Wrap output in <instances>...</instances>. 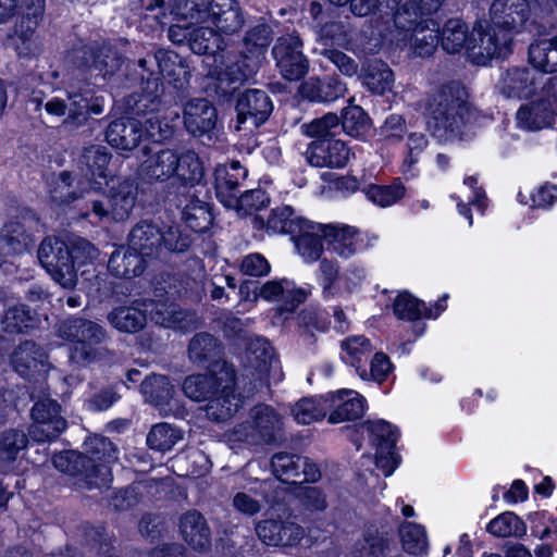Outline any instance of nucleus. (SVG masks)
Masks as SVG:
<instances>
[{
	"label": "nucleus",
	"mask_w": 557,
	"mask_h": 557,
	"mask_svg": "<svg viewBox=\"0 0 557 557\" xmlns=\"http://www.w3.org/2000/svg\"><path fill=\"white\" fill-rule=\"evenodd\" d=\"M319 230L338 255L348 257L355 252L357 231L354 227L347 225L342 227L324 225L319 226Z\"/></svg>",
	"instance_id": "nucleus-50"
},
{
	"label": "nucleus",
	"mask_w": 557,
	"mask_h": 557,
	"mask_svg": "<svg viewBox=\"0 0 557 557\" xmlns=\"http://www.w3.org/2000/svg\"><path fill=\"white\" fill-rule=\"evenodd\" d=\"M146 400L156 407L168 405L174 394V386L165 375L152 374L140 385Z\"/></svg>",
	"instance_id": "nucleus-44"
},
{
	"label": "nucleus",
	"mask_w": 557,
	"mask_h": 557,
	"mask_svg": "<svg viewBox=\"0 0 557 557\" xmlns=\"http://www.w3.org/2000/svg\"><path fill=\"white\" fill-rule=\"evenodd\" d=\"M60 405L50 397H42L35 401L32 411V424L28 428L29 437L34 442H50L60 436L66 429V421L60 414Z\"/></svg>",
	"instance_id": "nucleus-9"
},
{
	"label": "nucleus",
	"mask_w": 557,
	"mask_h": 557,
	"mask_svg": "<svg viewBox=\"0 0 557 557\" xmlns=\"http://www.w3.org/2000/svg\"><path fill=\"white\" fill-rule=\"evenodd\" d=\"M311 228H313V226L307 221L305 228L293 236L298 252L308 261L319 259L323 250L321 236L311 232Z\"/></svg>",
	"instance_id": "nucleus-57"
},
{
	"label": "nucleus",
	"mask_w": 557,
	"mask_h": 557,
	"mask_svg": "<svg viewBox=\"0 0 557 557\" xmlns=\"http://www.w3.org/2000/svg\"><path fill=\"white\" fill-rule=\"evenodd\" d=\"M331 406L326 399L302 398L292 407V416L299 424H310L322 420Z\"/></svg>",
	"instance_id": "nucleus-51"
},
{
	"label": "nucleus",
	"mask_w": 557,
	"mask_h": 557,
	"mask_svg": "<svg viewBox=\"0 0 557 557\" xmlns=\"http://www.w3.org/2000/svg\"><path fill=\"white\" fill-rule=\"evenodd\" d=\"M157 282L154 287V297L149 299H141L143 307L146 315L152 322L164 327H174L182 320V312L178 311L177 306L173 302L175 296L180 293L175 286L168 284L166 286H159Z\"/></svg>",
	"instance_id": "nucleus-16"
},
{
	"label": "nucleus",
	"mask_w": 557,
	"mask_h": 557,
	"mask_svg": "<svg viewBox=\"0 0 557 557\" xmlns=\"http://www.w3.org/2000/svg\"><path fill=\"white\" fill-rule=\"evenodd\" d=\"M429 109L428 129L440 141L461 138L472 119V106L456 83L443 85Z\"/></svg>",
	"instance_id": "nucleus-4"
},
{
	"label": "nucleus",
	"mask_w": 557,
	"mask_h": 557,
	"mask_svg": "<svg viewBox=\"0 0 557 557\" xmlns=\"http://www.w3.org/2000/svg\"><path fill=\"white\" fill-rule=\"evenodd\" d=\"M28 436L24 431L8 429L0 433V469L9 471L18 454L26 449Z\"/></svg>",
	"instance_id": "nucleus-39"
},
{
	"label": "nucleus",
	"mask_w": 557,
	"mask_h": 557,
	"mask_svg": "<svg viewBox=\"0 0 557 557\" xmlns=\"http://www.w3.org/2000/svg\"><path fill=\"white\" fill-rule=\"evenodd\" d=\"M123 58L121 53L110 47H97L94 63L90 65V75L95 74L101 78H111L122 66Z\"/></svg>",
	"instance_id": "nucleus-49"
},
{
	"label": "nucleus",
	"mask_w": 557,
	"mask_h": 557,
	"mask_svg": "<svg viewBox=\"0 0 557 557\" xmlns=\"http://www.w3.org/2000/svg\"><path fill=\"white\" fill-rule=\"evenodd\" d=\"M342 358L356 367L372 352L370 341L364 336H351L342 343Z\"/></svg>",
	"instance_id": "nucleus-59"
},
{
	"label": "nucleus",
	"mask_w": 557,
	"mask_h": 557,
	"mask_svg": "<svg viewBox=\"0 0 557 557\" xmlns=\"http://www.w3.org/2000/svg\"><path fill=\"white\" fill-rule=\"evenodd\" d=\"M137 198V187L129 180H124L116 187L110 189L108 196L101 199H90L92 213L99 219L110 218L114 221L126 220Z\"/></svg>",
	"instance_id": "nucleus-10"
},
{
	"label": "nucleus",
	"mask_w": 557,
	"mask_h": 557,
	"mask_svg": "<svg viewBox=\"0 0 557 557\" xmlns=\"http://www.w3.org/2000/svg\"><path fill=\"white\" fill-rule=\"evenodd\" d=\"M102 531L101 528H94L86 522L78 524L73 532L72 544L67 546L69 550L71 547L75 550L70 557L83 556V552H77V545L87 547L90 550L101 548L103 540Z\"/></svg>",
	"instance_id": "nucleus-54"
},
{
	"label": "nucleus",
	"mask_w": 557,
	"mask_h": 557,
	"mask_svg": "<svg viewBox=\"0 0 557 557\" xmlns=\"http://www.w3.org/2000/svg\"><path fill=\"white\" fill-rule=\"evenodd\" d=\"M78 181L73 173L61 172L57 185L51 191L52 200L60 205H69L90 194L91 190L86 185H79Z\"/></svg>",
	"instance_id": "nucleus-46"
},
{
	"label": "nucleus",
	"mask_w": 557,
	"mask_h": 557,
	"mask_svg": "<svg viewBox=\"0 0 557 557\" xmlns=\"http://www.w3.org/2000/svg\"><path fill=\"white\" fill-rule=\"evenodd\" d=\"M33 242L18 221H10L0 232V249L4 255L21 253Z\"/></svg>",
	"instance_id": "nucleus-43"
},
{
	"label": "nucleus",
	"mask_w": 557,
	"mask_h": 557,
	"mask_svg": "<svg viewBox=\"0 0 557 557\" xmlns=\"http://www.w3.org/2000/svg\"><path fill=\"white\" fill-rule=\"evenodd\" d=\"M395 26L409 35L410 39L413 37L418 28V1L407 0L396 11L394 15Z\"/></svg>",
	"instance_id": "nucleus-62"
},
{
	"label": "nucleus",
	"mask_w": 557,
	"mask_h": 557,
	"mask_svg": "<svg viewBox=\"0 0 557 557\" xmlns=\"http://www.w3.org/2000/svg\"><path fill=\"white\" fill-rule=\"evenodd\" d=\"M177 208L182 209V219L195 232H206L212 224L213 216L208 202L198 199L189 191L178 196Z\"/></svg>",
	"instance_id": "nucleus-27"
},
{
	"label": "nucleus",
	"mask_w": 557,
	"mask_h": 557,
	"mask_svg": "<svg viewBox=\"0 0 557 557\" xmlns=\"http://www.w3.org/2000/svg\"><path fill=\"white\" fill-rule=\"evenodd\" d=\"M259 540L268 546L293 547L298 545L305 535V530L298 523L282 518L260 520L255 527Z\"/></svg>",
	"instance_id": "nucleus-13"
},
{
	"label": "nucleus",
	"mask_w": 557,
	"mask_h": 557,
	"mask_svg": "<svg viewBox=\"0 0 557 557\" xmlns=\"http://www.w3.org/2000/svg\"><path fill=\"white\" fill-rule=\"evenodd\" d=\"M45 13V0H24V9L18 21L15 23L14 33L27 47L25 51L18 50L20 54H27L30 51V40L35 29L42 21Z\"/></svg>",
	"instance_id": "nucleus-35"
},
{
	"label": "nucleus",
	"mask_w": 557,
	"mask_h": 557,
	"mask_svg": "<svg viewBox=\"0 0 557 557\" xmlns=\"http://www.w3.org/2000/svg\"><path fill=\"white\" fill-rule=\"evenodd\" d=\"M541 79L528 67L508 69L504 77V92L508 97L530 99L540 90Z\"/></svg>",
	"instance_id": "nucleus-30"
},
{
	"label": "nucleus",
	"mask_w": 557,
	"mask_h": 557,
	"mask_svg": "<svg viewBox=\"0 0 557 557\" xmlns=\"http://www.w3.org/2000/svg\"><path fill=\"white\" fill-rule=\"evenodd\" d=\"M46 354L40 346L33 341L21 343L11 356V362L16 372L22 376H28L44 363Z\"/></svg>",
	"instance_id": "nucleus-40"
},
{
	"label": "nucleus",
	"mask_w": 557,
	"mask_h": 557,
	"mask_svg": "<svg viewBox=\"0 0 557 557\" xmlns=\"http://www.w3.org/2000/svg\"><path fill=\"white\" fill-rule=\"evenodd\" d=\"M161 231L150 221L138 222L128 235V245L145 257L153 256L161 247Z\"/></svg>",
	"instance_id": "nucleus-38"
},
{
	"label": "nucleus",
	"mask_w": 557,
	"mask_h": 557,
	"mask_svg": "<svg viewBox=\"0 0 557 557\" xmlns=\"http://www.w3.org/2000/svg\"><path fill=\"white\" fill-rule=\"evenodd\" d=\"M59 335L73 344L70 360L78 367L108 362L115 356L113 350L102 345L108 338V333L95 321L70 318L60 325Z\"/></svg>",
	"instance_id": "nucleus-5"
},
{
	"label": "nucleus",
	"mask_w": 557,
	"mask_h": 557,
	"mask_svg": "<svg viewBox=\"0 0 557 557\" xmlns=\"http://www.w3.org/2000/svg\"><path fill=\"white\" fill-rule=\"evenodd\" d=\"M369 433L370 441L375 446V465L387 476L393 473L398 465V456L394 448L396 434L392 425L386 421H369L363 425Z\"/></svg>",
	"instance_id": "nucleus-15"
},
{
	"label": "nucleus",
	"mask_w": 557,
	"mask_h": 557,
	"mask_svg": "<svg viewBox=\"0 0 557 557\" xmlns=\"http://www.w3.org/2000/svg\"><path fill=\"white\" fill-rule=\"evenodd\" d=\"M104 137L112 148L132 151L139 146L144 137L143 124L135 117H117L109 123L104 131Z\"/></svg>",
	"instance_id": "nucleus-20"
},
{
	"label": "nucleus",
	"mask_w": 557,
	"mask_h": 557,
	"mask_svg": "<svg viewBox=\"0 0 557 557\" xmlns=\"http://www.w3.org/2000/svg\"><path fill=\"white\" fill-rule=\"evenodd\" d=\"M107 319L114 329L123 333L139 332L147 323L141 299L134 300L129 306H120L112 309Z\"/></svg>",
	"instance_id": "nucleus-33"
},
{
	"label": "nucleus",
	"mask_w": 557,
	"mask_h": 557,
	"mask_svg": "<svg viewBox=\"0 0 557 557\" xmlns=\"http://www.w3.org/2000/svg\"><path fill=\"white\" fill-rule=\"evenodd\" d=\"M203 174L202 163L191 150L180 153L174 149L162 148L148 156L139 168V175L147 183H164L176 177L194 185L200 183Z\"/></svg>",
	"instance_id": "nucleus-6"
},
{
	"label": "nucleus",
	"mask_w": 557,
	"mask_h": 557,
	"mask_svg": "<svg viewBox=\"0 0 557 557\" xmlns=\"http://www.w3.org/2000/svg\"><path fill=\"white\" fill-rule=\"evenodd\" d=\"M34 315L25 306L9 308L3 317V330L9 333H21L32 326Z\"/></svg>",
	"instance_id": "nucleus-60"
},
{
	"label": "nucleus",
	"mask_w": 557,
	"mask_h": 557,
	"mask_svg": "<svg viewBox=\"0 0 557 557\" xmlns=\"http://www.w3.org/2000/svg\"><path fill=\"white\" fill-rule=\"evenodd\" d=\"M237 124L235 128L240 131L247 127H259L264 123L273 110L269 95L261 89H248L240 94L236 102Z\"/></svg>",
	"instance_id": "nucleus-14"
},
{
	"label": "nucleus",
	"mask_w": 557,
	"mask_h": 557,
	"mask_svg": "<svg viewBox=\"0 0 557 557\" xmlns=\"http://www.w3.org/2000/svg\"><path fill=\"white\" fill-rule=\"evenodd\" d=\"M108 268L117 277L131 278L138 276L145 269V256L129 246L121 247L110 256Z\"/></svg>",
	"instance_id": "nucleus-37"
},
{
	"label": "nucleus",
	"mask_w": 557,
	"mask_h": 557,
	"mask_svg": "<svg viewBox=\"0 0 557 557\" xmlns=\"http://www.w3.org/2000/svg\"><path fill=\"white\" fill-rule=\"evenodd\" d=\"M70 103L54 98L46 102L48 113L61 116L69 110L67 116L62 122V127L69 132H76L88 124L91 115H101L104 112V98L95 96L89 91L69 94Z\"/></svg>",
	"instance_id": "nucleus-7"
},
{
	"label": "nucleus",
	"mask_w": 557,
	"mask_h": 557,
	"mask_svg": "<svg viewBox=\"0 0 557 557\" xmlns=\"http://www.w3.org/2000/svg\"><path fill=\"white\" fill-rule=\"evenodd\" d=\"M178 531L184 542L195 552H210L212 546L211 529L207 519L198 510L190 509L180 516Z\"/></svg>",
	"instance_id": "nucleus-18"
},
{
	"label": "nucleus",
	"mask_w": 557,
	"mask_h": 557,
	"mask_svg": "<svg viewBox=\"0 0 557 557\" xmlns=\"http://www.w3.org/2000/svg\"><path fill=\"white\" fill-rule=\"evenodd\" d=\"M556 107L550 99L540 98L529 104L521 106L517 111V122L528 131H540L549 127L556 117Z\"/></svg>",
	"instance_id": "nucleus-26"
},
{
	"label": "nucleus",
	"mask_w": 557,
	"mask_h": 557,
	"mask_svg": "<svg viewBox=\"0 0 557 557\" xmlns=\"http://www.w3.org/2000/svg\"><path fill=\"white\" fill-rule=\"evenodd\" d=\"M252 425L260 444H271L284 436L282 416L268 405H257L250 411Z\"/></svg>",
	"instance_id": "nucleus-24"
},
{
	"label": "nucleus",
	"mask_w": 557,
	"mask_h": 557,
	"mask_svg": "<svg viewBox=\"0 0 557 557\" xmlns=\"http://www.w3.org/2000/svg\"><path fill=\"white\" fill-rule=\"evenodd\" d=\"M404 195L405 187L399 181L392 185H372L367 190L368 198L382 207L395 203Z\"/></svg>",
	"instance_id": "nucleus-63"
},
{
	"label": "nucleus",
	"mask_w": 557,
	"mask_h": 557,
	"mask_svg": "<svg viewBox=\"0 0 557 557\" xmlns=\"http://www.w3.org/2000/svg\"><path fill=\"white\" fill-rule=\"evenodd\" d=\"M273 38V32L268 24H258L250 28L244 38V49L250 54L258 53L261 60H264L267 48Z\"/></svg>",
	"instance_id": "nucleus-56"
},
{
	"label": "nucleus",
	"mask_w": 557,
	"mask_h": 557,
	"mask_svg": "<svg viewBox=\"0 0 557 557\" xmlns=\"http://www.w3.org/2000/svg\"><path fill=\"white\" fill-rule=\"evenodd\" d=\"M253 223L258 228L267 227L274 233H285L295 236L297 232H301L305 228L307 220L295 216L292 207L280 206L272 209L267 216L257 213L253 218Z\"/></svg>",
	"instance_id": "nucleus-25"
},
{
	"label": "nucleus",
	"mask_w": 557,
	"mask_h": 557,
	"mask_svg": "<svg viewBox=\"0 0 557 557\" xmlns=\"http://www.w3.org/2000/svg\"><path fill=\"white\" fill-rule=\"evenodd\" d=\"M233 368L225 363L216 374H193L185 377L183 382L184 394L195 401H207L214 396L224 384V375Z\"/></svg>",
	"instance_id": "nucleus-28"
},
{
	"label": "nucleus",
	"mask_w": 557,
	"mask_h": 557,
	"mask_svg": "<svg viewBox=\"0 0 557 557\" xmlns=\"http://www.w3.org/2000/svg\"><path fill=\"white\" fill-rule=\"evenodd\" d=\"M216 120V109L205 98H195L185 104L184 124L194 137L206 136L211 140V133L215 128Z\"/></svg>",
	"instance_id": "nucleus-19"
},
{
	"label": "nucleus",
	"mask_w": 557,
	"mask_h": 557,
	"mask_svg": "<svg viewBox=\"0 0 557 557\" xmlns=\"http://www.w3.org/2000/svg\"><path fill=\"white\" fill-rule=\"evenodd\" d=\"M388 547V540L382 535H367L358 541L351 552L350 557H382Z\"/></svg>",
	"instance_id": "nucleus-64"
},
{
	"label": "nucleus",
	"mask_w": 557,
	"mask_h": 557,
	"mask_svg": "<svg viewBox=\"0 0 557 557\" xmlns=\"http://www.w3.org/2000/svg\"><path fill=\"white\" fill-rule=\"evenodd\" d=\"M209 18L224 34L238 32L244 24V17L236 0H209Z\"/></svg>",
	"instance_id": "nucleus-29"
},
{
	"label": "nucleus",
	"mask_w": 557,
	"mask_h": 557,
	"mask_svg": "<svg viewBox=\"0 0 557 557\" xmlns=\"http://www.w3.org/2000/svg\"><path fill=\"white\" fill-rule=\"evenodd\" d=\"M350 150L342 140H315L306 151L308 162L318 168H343L347 164Z\"/></svg>",
	"instance_id": "nucleus-21"
},
{
	"label": "nucleus",
	"mask_w": 557,
	"mask_h": 557,
	"mask_svg": "<svg viewBox=\"0 0 557 557\" xmlns=\"http://www.w3.org/2000/svg\"><path fill=\"white\" fill-rule=\"evenodd\" d=\"M208 5L205 0H175L171 13L176 21L193 25L209 18Z\"/></svg>",
	"instance_id": "nucleus-52"
},
{
	"label": "nucleus",
	"mask_w": 557,
	"mask_h": 557,
	"mask_svg": "<svg viewBox=\"0 0 557 557\" xmlns=\"http://www.w3.org/2000/svg\"><path fill=\"white\" fill-rule=\"evenodd\" d=\"M301 96L310 101H333L343 97L346 92V85L336 77L324 79L311 77L300 85Z\"/></svg>",
	"instance_id": "nucleus-36"
},
{
	"label": "nucleus",
	"mask_w": 557,
	"mask_h": 557,
	"mask_svg": "<svg viewBox=\"0 0 557 557\" xmlns=\"http://www.w3.org/2000/svg\"><path fill=\"white\" fill-rule=\"evenodd\" d=\"M247 175L246 170L238 161H233L230 165H220L215 169V190L216 196L221 202L227 207L233 208L239 198L240 182Z\"/></svg>",
	"instance_id": "nucleus-23"
},
{
	"label": "nucleus",
	"mask_w": 557,
	"mask_h": 557,
	"mask_svg": "<svg viewBox=\"0 0 557 557\" xmlns=\"http://www.w3.org/2000/svg\"><path fill=\"white\" fill-rule=\"evenodd\" d=\"M145 487L143 483H137L114 492L110 500V506L116 511L132 509L141 502L144 497L143 490Z\"/></svg>",
	"instance_id": "nucleus-61"
},
{
	"label": "nucleus",
	"mask_w": 557,
	"mask_h": 557,
	"mask_svg": "<svg viewBox=\"0 0 557 557\" xmlns=\"http://www.w3.org/2000/svg\"><path fill=\"white\" fill-rule=\"evenodd\" d=\"M445 0H420V33L434 32V39L428 44L425 36L420 38V58L430 57L441 44L444 51L454 54L466 50L469 58L476 65H487L494 59L500 60L496 53H492L495 46V34H488V27L482 20H478L472 30L469 32L467 23L461 18H448L443 25L437 15Z\"/></svg>",
	"instance_id": "nucleus-1"
},
{
	"label": "nucleus",
	"mask_w": 557,
	"mask_h": 557,
	"mask_svg": "<svg viewBox=\"0 0 557 557\" xmlns=\"http://www.w3.org/2000/svg\"><path fill=\"white\" fill-rule=\"evenodd\" d=\"M180 115L177 112L172 115L153 114L145 121L144 135L154 143H162L173 138Z\"/></svg>",
	"instance_id": "nucleus-48"
},
{
	"label": "nucleus",
	"mask_w": 557,
	"mask_h": 557,
	"mask_svg": "<svg viewBox=\"0 0 557 557\" xmlns=\"http://www.w3.org/2000/svg\"><path fill=\"white\" fill-rule=\"evenodd\" d=\"M363 83L372 92L383 95L392 89L394 74L386 63L372 60L364 67Z\"/></svg>",
	"instance_id": "nucleus-47"
},
{
	"label": "nucleus",
	"mask_w": 557,
	"mask_h": 557,
	"mask_svg": "<svg viewBox=\"0 0 557 557\" xmlns=\"http://www.w3.org/2000/svg\"><path fill=\"white\" fill-rule=\"evenodd\" d=\"M486 531L496 537H523L527 534L525 522L513 511H505L493 518Z\"/></svg>",
	"instance_id": "nucleus-45"
},
{
	"label": "nucleus",
	"mask_w": 557,
	"mask_h": 557,
	"mask_svg": "<svg viewBox=\"0 0 557 557\" xmlns=\"http://www.w3.org/2000/svg\"><path fill=\"white\" fill-rule=\"evenodd\" d=\"M246 358L251 368H253L259 379L267 375L275 361L274 351L268 339L263 337H249L247 344Z\"/></svg>",
	"instance_id": "nucleus-41"
},
{
	"label": "nucleus",
	"mask_w": 557,
	"mask_h": 557,
	"mask_svg": "<svg viewBox=\"0 0 557 557\" xmlns=\"http://www.w3.org/2000/svg\"><path fill=\"white\" fill-rule=\"evenodd\" d=\"M38 259L51 277L62 287L72 289L77 273L72 264L69 245L57 237H46L38 248Z\"/></svg>",
	"instance_id": "nucleus-8"
},
{
	"label": "nucleus",
	"mask_w": 557,
	"mask_h": 557,
	"mask_svg": "<svg viewBox=\"0 0 557 557\" xmlns=\"http://www.w3.org/2000/svg\"><path fill=\"white\" fill-rule=\"evenodd\" d=\"M183 438L181 430L162 422L153 425L147 435V444L151 449L168 451Z\"/></svg>",
	"instance_id": "nucleus-53"
},
{
	"label": "nucleus",
	"mask_w": 557,
	"mask_h": 557,
	"mask_svg": "<svg viewBox=\"0 0 557 557\" xmlns=\"http://www.w3.org/2000/svg\"><path fill=\"white\" fill-rule=\"evenodd\" d=\"M221 389L207 400L203 410L206 417L215 422H223L232 418L243 405V398L235 393L234 370H227Z\"/></svg>",
	"instance_id": "nucleus-17"
},
{
	"label": "nucleus",
	"mask_w": 557,
	"mask_h": 557,
	"mask_svg": "<svg viewBox=\"0 0 557 557\" xmlns=\"http://www.w3.org/2000/svg\"><path fill=\"white\" fill-rule=\"evenodd\" d=\"M112 154L104 146L89 145L82 149L77 159V169L84 178L78 181L79 185H86L90 190L95 188L92 182L96 176L106 177L107 169Z\"/></svg>",
	"instance_id": "nucleus-22"
},
{
	"label": "nucleus",
	"mask_w": 557,
	"mask_h": 557,
	"mask_svg": "<svg viewBox=\"0 0 557 557\" xmlns=\"http://www.w3.org/2000/svg\"><path fill=\"white\" fill-rule=\"evenodd\" d=\"M330 406L334 407L329 416V422L333 424L357 420L364 413V398L351 389L337 392Z\"/></svg>",
	"instance_id": "nucleus-32"
},
{
	"label": "nucleus",
	"mask_w": 557,
	"mask_h": 557,
	"mask_svg": "<svg viewBox=\"0 0 557 557\" xmlns=\"http://www.w3.org/2000/svg\"><path fill=\"white\" fill-rule=\"evenodd\" d=\"M528 62L540 74L557 72V33L550 38L535 39L528 48Z\"/></svg>",
	"instance_id": "nucleus-31"
},
{
	"label": "nucleus",
	"mask_w": 557,
	"mask_h": 557,
	"mask_svg": "<svg viewBox=\"0 0 557 557\" xmlns=\"http://www.w3.org/2000/svg\"><path fill=\"white\" fill-rule=\"evenodd\" d=\"M222 40L211 27H195L189 37V48L197 54H213L221 49Z\"/></svg>",
	"instance_id": "nucleus-55"
},
{
	"label": "nucleus",
	"mask_w": 557,
	"mask_h": 557,
	"mask_svg": "<svg viewBox=\"0 0 557 557\" xmlns=\"http://www.w3.org/2000/svg\"><path fill=\"white\" fill-rule=\"evenodd\" d=\"M271 470L278 480L289 484L315 482L321 476L317 465L307 457L286 451L276 453L272 456Z\"/></svg>",
	"instance_id": "nucleus-12"
},
{
	"label": "nucleus",
	"mask_w": 557,
	"mask_h": 557,
	"mask_svg": "<svg viewBox=\"0 0 557 557\" xmlns=\"http://www.w3.org/2000/svg\"><path fill=\"white\" fill-rule=\"evenodd\" d=\"M260 297L267 300H275L281 297L283 305L281 306V312H292L299 304L304 302L307 294L302 289H289L283 285L280 281H269L260 287L258 294Z\"/></svg>",
	"instance_id": "nucleus-42"
},
{
	"label": "nucleus",
	"mask_w": 557,
	"mask_h": 557,
	"mask_svg": "<svg viewBox=\"0 0 557 557\" xmlns=\"http://www.w3.org/2000/svg\"><path fill=\"white\" fill-rule=\"evenodd\" d=\"M137 64L140 69L143 95L138 99L131 96L126 100L127 109L134 114L145 113L149 104L152 106L151 110H154V106L159 103L164 92L160 74L177 90H184L189 84L190 74L175 52L158 49L153 55L139 59Z\"/></svg>",
	"instance_id": "nucleus-3"
},
{
	"label": "nucleus",
	"mask_w": 557,
	"mask_h": 557,
	"mask_svg": "<svg viewBox=\"0 0 557 557\" xmlns=\"http://www.w3.org/2000/svg\"><path fill=\"white\" fill-rule=\"evenodd\" d=\"M301 49L302 41L294 34L280 37L272 49L276 66L287 81H298L308 71V60Z\"/></svg>",
	"instance_id": "nucleus-11"
},
{
	"label": "nucleus",
	"mask_w": 557,
	"mask_h": 557,
	"mask_svg": "<svg viewBox=\"0 0 557 557\" xmlns=\"http://www.w3.org/2000/svg\"><path fill=\"white\" fill-rule=\"evenodd\" d=\"M188 358L197 366L218 363L222 358V343L212 334L207 332L197 333L191 337L188 345Z\"/></svg>",
	"instance_id": "nucleus-34"
},
{
	"label": "nucleus",
	"mask_w": 557,
	"mask_h": 557,
	"mask_svg": "<svg viewBox=\"0 0 557 557\" xmlns=\"http://www.w3.org/2000/svg\"><path fill=\"white\" fill-rule=\"evenodd\" d=\"M85 448L86 453L62 451L52 462L59 471L75 479L78 490L91 493L94 497L110 488L113 480L110 465L117 461L119 450L111 440L101 435L90 436Z\"/></svg>",
	"instance_id": "nucleus-2"
},
{
	"label": "nucleus",
	"mask_w": 557,
	"mask_h": 557,
	"mask_svg": "<svg viewBox=\"0 0 557 557\" xmlns=\"http://www.w3.org/2000/svg\"><path fill=\"white\" fill-rule=\"evenodd\" d=\"M304 134L309 137H334L341 131V117L335 113H327L301 125Z\"/></svg>",
	"instance_id": "nucleus-58"
}]
</instances>
